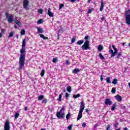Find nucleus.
Wrapping results in <instances>:
<instances>
[{
	"label": "nucleus",
	"instance_id": "nucleus-7",
	"mask_svg": "<svg viewBox=\"0 0 130 130\" xmlns=\"http://www.w3.org/2000/svg\"><path fill=\"white\" fill-rule=\"evenodd\" d=\"M10 122L8 120H7L5 122L4 126V130H10Z\"/></svg>",
	"mask_w": 130,
	"mask_h": 130
},
{
	"label": "nucleus",
	"instance_id": "nucleus-18",
	"mask_svg": "<svg viewBox=\"0 0 130 130\" xmlns=\"http://www.w3.org/2000/svg\"><path fill=\"white\" fill-rule=\"evenodd\" d=\"M116 103H115L114 104H113V106L111 108V110L112 111H114L115 110V108L116 107Z\"/></svg>",
	"mask_w": 130,
	"mask_h": 130
},
{
	"label": "nucleus",
	"instance_id": "nucleus-45",
	"mask_svg": "<svg viewBox=\"0 0 130 130\" xmlns=\"http://www.w3.org/2000/svg\"><path fill=\"white\" fill-rule=\"evenodd\" d=\"M82 127H86V123L85 122H83L82 123Z\"/></svg>",
	"mask_w": 130,
	"mask_h": 130
},
{
	"label": "nucleus",
	"instance_id": "nucleus-60",
	"mask_svg": "<svg viewBox=\"0 0 130 130\" xmlns=\"http://www.w3.org/2000/svg\"><path fill=\"white\" fill-rule=\"evenodd\" d=\"M57 24H60V21H57Z\"/></svg>",
	"mask_w": 130,
	"mask_h": 130
},
{
	"label": "nucleus",
	"instance_id": "nucleus-26",
	"mask_svg": "<svg viewBox=\"0 0 130 130\" xmlns=\"http://www.w3.org/2000/svg\"><path fill=\"white\" fill-rule=\"evenodd\" d=\"M121 55H122V52H119L117 53V58H118V59H119V58H120V56H121Z\"/></svg>",
	"mask_w": 130,
	"mask_h": 130
},
{
	"label": "nucleus",
	"instance_id": "nucleus-52",
	"mask_svg": "<svg viewBox=\"0 0 130 130\" xmlns=\"http://www.w3.org/2000/svg\"><path fill=\"white\" fill-rule=\"evenodd\" d=\"M5 29H1V32H2V33H4L5 32Z\"/></svg>",
	"mask_w": 130,
	"mask_h": 130
},
{
	"label": "nucleus",
	"instance_id": "nucleus-62",
	"mask_svg": "<svg viewBox=\"0 0 130 130\" xmlns=\"http://www.w3.org/2000/svg\"><path fill=\"white\" fill-rule=\"evenodd\" d=\"M109 49H110V50L111 49V46H109Z\"/></svg>",
	"mask_w": 130,
	"mask_h": 130
},
{
	"label": "nucleus",
	"instance_id": "nucleus-22",
	"mask_svg": "<svg viewBox=\"0 0 130 130\" xmlns=\"http://www.w3.org/2000/svg\"><path fill=\"white\" fill-rule=\"evenodd\" d=\"M44 74H45V70L44 69H43L41 72V77H44Z\"/></svg>",
	"mask_w": 130,
	"mask_h": 130
},
{
	"label": "nucleus",
	"instance_id": "nucleus-24",
	"mask_svg": "<svg viewBox=\"0 0 130 130\" xmlns=\"http://www.w3.org/2000/svg\"><path fill=\"white\" fill-rule=\"evenodd\" d=\"M112 84H114V85H117V79L116 78H115L113 80Z\"/></svg>",
	"mask_w": 130,
	"mask_h": 130
},
{
	"label": "nucleus",
	"instance_id": "nucleus-1",
	"mask_svg": "<svg viewBox=\"0 0 130 130\" xmlns=\"http://www.w3.org/2000/svg\"><path fill=\"white\" fill-rule=\"evenodd\" d=\"M25 46H26V39H23L22 41V47L20 50L21 54L19 57V71L22 70L24 68V66H25V60L26 59V55L24 53L25 51Z\"/></svg>",
	"mask_w": 130,
	"mask_h": 130
},
{
	"label": "nucleus",
	"instance_id": "nucleus-36",
	"mask_svg": "<svg viewBox=\"0 0 130 130\" xmlns=\"http://www.w3.org/2000/svg\"><path fill=\"white\" fill-rule=\"evenodd\" d=\"M25 29H22L20 32L21 35H25Z\"/></svg>",
	"mask_w": 130,
	"mask_h": 130
},
{
	"label": "nucleus",
	"instance_id": "nucleus-63",
	"mask_svg": "<svg viewBox=\"0 0 130 130\" xmlns=\"http://www.w3.org/2000/svg\"><path fill=\"white\" fill-rule=\"evenodd\" d=\"M124 130H127V127H124Z\"/></svg>",
	"mask_w": 130,
	"mask_h": 130
},
{
	"label": "nucleus",
	"instance_id": "nucleus-49",
	"mask_svg": "<svg viewBox=\"0 0 130 130\" xmlns=\"http://www.w3.org/2000/svg\"><path fill=\"white\" fill-rule=\"evenodd\" d=\"M77 1H79L80 0H71V2H72V3H75V2H77Z\"/></svg>",
	"mask_w": 130,
	"mask_h": 130
},
{
	"label": "nucleus",
	"instance_id": "nucleus-48",
	"mask_svg": "<svg viewBox=\"0 0 130 130\" xmlns=\"http://www.w3.org/2000/svg\"><path fill=\"white\" fill-rule=\"evenodd\" d=\"M118 125V122H116L115 124V127H117V126Z\"/></svg>",
	"mask_w": 130,
	"mask_h": 130
},
{
	"label": "nucleus",
	"instance_id": "nucleus-3",
	"mask_svg": "<svg viewBox=\"0 0 130 130\" xmlns=\"http://www.w3.org/2000/svg\"><path fill=\"white\" fill-rule=\"evenodd\" d=\"M84 109H85V105L84 104V101H82L80 103V110L77 118V121L80 120L83 117V111H84Z\"/></svg>",
	"mask_w": 130,
	"mask_h": 130
},
{
	"label": "nucleus",
	"instance_id": "nucleus-51",
	"mask_svg": "<svg viewBox=\"0 0 130 130\" xmlns=\"http://www.w3.org/2000/svg\"><path fill=\"white\" fill-rule=\"evenodd\" d=\"M24 110H25V111H27V110H28V107H25Z\"/></svg>",
	"mask_w": 130,
	"mask_h": 130
},
{
	"label": "nucleus",
	"instance_id": "nucleus-42",
	"mask_svg": "<svg viewBox=\"0 0 130 130\" xmlns=\"http://www.w3.org/2000/svg\"><path fill=\"white\" fill-rule=\"evenodd\" d=\"M72 127H73V125H70L69 126H68V128L69 130H71L72 129Z\"/></svg>",
	"mask_w": 130,
	"mask_h": 130
},
{
	"label": "nucleus",
	"instance_id": "nucleus-43",
	"mask_svg": "<svg viewBox=\"0 0 130 130\" xmlns=\"http://www.w3.org/2000/svg\"><path fill=\"white\" fill-rule=\"evenodd\" d=\"M89 36H86L85 37H84V39L85 40H88V39H89Z\"/></svg>",
	"mask_w": 130,
	"mask_h": 130
},
{
	"label": "nucleus",
	"instance_id": "nucleus-59",
	"mask_svg": "<svg viewBox=\"0 0 130 130\" xmlns=\"http://www.w3.org/2000/svg\"><path fill=\"white\" fill-rule=\"evenodd\" d=\"M14 28L15 29H18V27H17V25H14Z\"/></svg>",
	"mask_w": 130,
	"mask_h": 130
},
{
	"label": "nucleus",
	"instance_id": "nucleus-29",
	"mask_svg": "<svg viewBox=\"0 0 130 130\" xmlns=\"http://www.w3.org/2000/svg\"><path fill=\"white\" fill-rule=\"evenodd\" d=\"M14 36V31H12L9 34L8 36L9 38H11V37H13Z\"/></svg>",
	"mask_w": 130,
	"mask_h": 130
},
{
	"label": "nucleus",
	"instance_id": "nucleus-34",
	"mask_svg": "<svg viewBox=\"0 0 130 130\" xmlns=\"http://www.w3.org/2000/svg\"><path fill=\"white\" fill-rule=\"evenodd\" d=\"M19 115H20V114L16 113L15 114L14 117L15 119H17V118H18L19 117Z\"/></svg>",
	"mask_w": 130,
	"mask_h": 130
},
{
	"label": "nucleus",
	"instance_id": "nucleus-64",
	"mask_svg": "<svg viewBox=\"0 0 130 130\" xmlns=\"http://www.w3.org/2000/svg\"><path fill=\"white\" fill-rule=\"evenodd\" d=\"M129 87L130 88V83H128Z\"/></svg>",
	"mask_w": 130,
	"mask_h": 130
},
{
	"label": "nucleus",
	"instance_id": "nucleus-47",
	"mask_svg": "<svg viewBox=\"0 0 130 130\" xmlns=\"http://www.w3.org/2000/svg\"><path fill=\"white\" fill-rule=\"evenodd\" d=\"M66 64H70V60H66Z\"/></svg>",
	"mask_w": 130,
	"mask_h": 130
},
{
	"label": "nucleus",
	"instance_id": "nucleus-13",
	"mask_svg": "<svg viewBox=\"0 0 130 130\" xmlns=\"http://www.w3.org/2000/svg\"><path fill=\"white\" fill-rule=\"evenodd\" d=\"M48 15L49 17H53V13L50 11V8H49L48 10Z\"/></svg>",
	"mask_w": 130,
	"mask_h": 130
},
{
	"label": "nucleus",
	"instance_id": "nucleus-38",
	"mask_svg": "<svg viewBox=\"0 0 130 130\" xmlns=\"http://www.w3.org/2000/svg\"><path fill=\"white\" fill-rule=\"evenodd\" d=\"M76 41V37H74L71 41V43H74Z\"/></svg>",
	"mask_w": 130,
	"mask_h": 130
},
{
	"label": "nucleus",
	"instance_id": "nucleus-14",
	"mask_svg": "<svg viewBox=\"0 0 130 130\" xmlns=\"http://www.w3.org/2000/svg\"><path fill=\"white\" fill-rule=\"evenodd\" d=\"M40 36L41 38H43L44 40H48V37H46L45 36H44V35L43 34H40Z\"/></svg>",
	"mask_w": 130,
	"mask_h": 130
},
{
	"label": "nucleus",
	"instance_id": "nucleus-58",
	"mask_svg": "<svg viewBox=\"0 0 130 130\" xmlns=\"http://www.w3.org/2000/svg\"><path fill=\"white\" fill-rule=\"evenodd\" d=\"M2 37H3V34L0 33V38H2Z\"/></svg>",
	"mask_w": 130,
	"mask_h": 130
},
{
	"label": "nucleus",
	"instance_id": "nucleus-41",
	"mask_svg": "<svg viewBox=\"0 0 130 130\" xmlns=\"http://www.w3.org/2000/svg\"><path fill=\"white\" fill-rule=\"evenodd\" d=\"M42 103H44L45 104H46L47 103V100L46 99H44Z\"/></svg>",
	"mask_w": 130,
	"mask_h": 130
},
{
	"label": "nucleus",
	"instance_id": "nucleus-46",
	"mask_svg": "<svg viewBox=\"0 0 130 130\" xmlns=\"http://www.w3.org/2000/svg\"><path fill=\"white\" fill-rule=\"evenodd\" d=\"M114 50V52L116 53H117V52H118V50H117V48L115 49Z\"/></svg>",
	"mask_w": 130,
	"mask_h": 130
},
{
	"label": "nucleus",
	"instance_id": "nucleus-33",
	"mask_svg": "<svg viewBox=\"0 0 130 130\" xmlns=\"http://www.w3.org/2000/svg\"><path fill=\"white\" fill-rule=\"evenodd\" d=\"M42 22H43V20L42 19H39L38 22L37 23L38 24V25H40V24H42Z\"/></svg>",
	"mask_w": 130,
	"mask_h": 130
},
{
	"label": "nucleus",
	"instance_id": "nucleus-27",
	"mask_svg": "<svg viewBox=\"0 0 130 130\" xmlns=\"http://www.w3.org/2000/svg\"><path fill=\"white\" fill-rule=\"evenodd\" d=\"M107 83L110 84L111 83V81H110V77H107L106 79Z\"/></svg>",
	"mask_w": 130,
	"mask_h": 130
},
{
	"label": "nucleus",
	"instance_id": "nucleus-9",
	"mask_svg": "<svg viewBox=\"0 0 130 130\" xmlns=\"http://www.w3.org/2000/svg\"><path fill=\"white\" fill-rule=\"evenodd\" d=\"M29 6V0H24L23 3V6L24 9H27Z\"/></svg>",
	"mask_w": 130,
	"mask_h": 130
},
{
	"label": "nucleus",
	"instance_id": "nucleus-50",
	"mask_svg": "<svg viewBox=\"0 0 130 130\" xmlns=\"http://www.w3.org/2000/svg\"><path fill=\"white\" fill-rule=\"evenodd\" d=\"M112 48H113V49L114 50L115 49H116V48H115V46L112 45Z\"/></svg>",
	"mask_w": 130,
	"mask_h": 130
},
{
	"label": "nucleus",
	"instance_id": "nucleus-61",
	"mask_svg": "<svg viewBox=\"0 0 130 130\" xmlns=\"http://www.w3.org/2000/svg\"><path fill=\"white\" fill-rule=\"evenodd\" d=\"M122 45L124 46V45H125V44L124 43V42L122 43Z\"/></svg>",
	"mask_w": 130,
	"mask_h": 130
},
{
	"label": "nucleus",
	"instance_id": "nucleus-35",
	"mask_svg": "<svg viewBox=\"0 0 130 130\" xmlns=\"http://www.w3.org/2000/svg\"><path fill=\"white\" fill-rule=\"evenodd\" d=\"M65 97H66L67 100H68L69 97H70V94H69V93H68V92H66V94H65Z\"/></svg>",
	"mask_w": 130,
	"mask_h": 130
},
{
	"label": "nucleus",
	"instance_id": "nucleus-16",
	"mask_svg": "<svg viewBox=\"0 0 130 130\" xmlns=\"http://www.w3.org/2000/svg\"><path fill=\"white\" fill-rule=\"evenodd\" d=\"M73 74H78V73H80V70L78 68H76L73 71Z\"/></svg>",
	"mask_w": 130,
	"mask_h": 130
},
{
	"label": "nucleus",
	"instance_id": "nucleus-20",
	"mask_svg": "<svg viewBox=\"0 0 130 130\" xmlns=\"http://www.w3.org/2000/svg\"><path fill=\"white\" fill-rule=\"evenodd\" d=\"M81 95L80 94L78 93L77 94H73V98L74 99H77V98H79V97H80Z\"/></svg>",
	"mask_w": 130,
	"mask_h": 130
},
{
	"label": "nucleus",
	"instance_id": "nucleus-37",
	"mask_svg": "<svg viewBox=\"0 0 130 130\" xmlns=\"http://www.w3.org/2000/svg\"><path fill=\"white\" fill-rule=\"evenodd\" d=\"M116 54H117V53H115V52H112L111 55V57H113L114 56H115Z\"/></svg>",
	"mask_w": 130,
	"mask_h": 130
},
{
	"label": "nucleus",
	"instance_id": "nucleus-8",
	"mask_svg": "<svg viewBox=\"0 0 130 130\" xmlns=\"http://www.w3.org/2000/svg\"><path fill=\"white\" fill-rule=\"evenodd\" d=\"M105 105H109L110 106V105H112V101H111L110 99H106L105 101Z\"/></svg>",
	"mask_w": 130,
	"mask_h": 130
},
{
	"label": "nucleus",
	"instance_id": "nucleus-6",
	"mask_svg": "<svg viewBox=\"0 0 130 130\" xmlns=\"http://www.w3.org/2000/svg\"><path fill=\"white\" fill-rule=\"evenodd\" d=\"M63 109H64V108H62L59 112L56 113V116L58 118H64V113H61Z\"/></svg>",
	"mask_w": 130,
	"mask_h": 130
},
{
	"label": "nucleus",
	"instance_id": "nucleus-56",
	"mask_svg": "<svg viewBox=\"0 0 130 130\" xmlns=\"http://www.w3.org/2000/svg\"><path fill=\"white\" fill-rule=\"evenodd\" d=\"M85 112H87V113H88V112H89V109H86L85 110Z\"/></svg>",
	"mask_w": 130,
	"mask_h": 130
},
{
	"label": "nucleus",
	"instance_id": "nucleus-4",
	"mask_svg": "<svg viewBox=\"0 0 130 130\" xmlns=\"http://www.w3.org/2000/svg\"><path fill=\"white\" fill-rule=\"evenodd\" d=\"M124 16L126 24L127 25H130V10L126 11Z\"/></svg>",
	"mask_w": 130,
	"mask_h": 130
},
{
	"label": "nucleus",
	"instance_id": "nucleus-31",
	"mask_svg": "<svg viewBox=\"0 0 130 130\" xmlns=\"http://www.w3.org/2000/svg\"><path fill=\"white\" fill-rule=\"evenodd\" d=\"M116 92V89L114 87H113L111 90V92L113 94H114Z\"/></svg>",
	"mask_w": 130,
	"mask_h": 130
},
{
	"label": "nucleus",
	"instance_id": "nucleus-5",
	"mask_svg": "<svg viewBox=\"0 0 130 130\" xmlns=\"http://www.w3.org/2000/svg\"><path fill=\"white\" fill-rule=\"evenodd\" d=\"M82 48L83 50H90L91 47H90V41L86 40L85 41L84 44L82 46Z\"/></svg>",
	"mask_w": 130,
	"mask_h": 130
},
{
	"label": "nucleus",
	"instance_id": "nucleus-21",
	"mask_svg": "<svg viewBox=\"0 0 130 130\" xmlns=\"http://www.w3.org/2000/svg\"><path fill=\"white\" fill-rule=\"evenodd\" d=\"M43 98H44V95H39L38 98V100L39 101H41V100H42V99H43Z\"/></svg>",
	"mask_w": 130,
	"mask_h": 130
},
{
	"label": "nucleus",
	"instance_id": "nucleus-54",
	"mask_svg": "<svg viewBox=\"0 0 130 130\" xmlns=\"http://www.w3.org/2000/svg\"><path fill=\"white\" fill-rule=\"evenodd\" d=\"M101 20H102V21H104V20H105V17H102Z\"/></svg>",
	"mask_w": 130,
	"mask_h": 130
},
{
	"label": "nucleus",
	"instance_id": "nucleus-25",
	"mask_svg": "<svg viewBox=\"0 0 130 130\" xmlns=\"http://www.w3.org/2000/svg\"><path fill=\"white\" fill-rule=\"evenodd\" d=\"M100 59H101L102 60H103V59H104V56H103V55H102V53H100L99 55Z\"/></svg>",
	"mask_w": 130,
	"mask_h": 130
},
{
	"label": "nucleus",
	"instance_id": "nucleus-28",
	"mask_svg": "<svg viewBox=\"0 0 130 130\" xmlns=\"http://www.w3.org/2000/svg\"><path fill=\"white\" fill-rule=\"evenodd\" d=\"M71 117V113H68L66 115L67 120H69V118Z\"/></svg>",
	"mask_w": 130,
	"mask_h": 130
},
{
	"label": "nucleus",
	"instance_id": "nucleus-10",
	"mask_svg": "<svg viewBox=\"0 0 130 130\" xmlns=\"http://www.w3.org/2000/svg\"><path fill=\"white\" fill-rule=\"evenodd\" d=\"M115 99L118 101V102H121L122 101V99L121 98V96L118 94L115 96Z\"/></svg>",
	"mask_w": 130,
	"mask_h": 130
},
{
	"label": "nucleus",
	"instance_id": "nucleus-40",
	"mask_svg": "<svg viewBox=\"0 0 130 130\" xmlns=\"http://www.w3.org/2000/svg\"><path fill=\"white\" fill-rule=\"evenodd\" d=\"M38 12L39 14H42V13H43V10H42V9H40L38 10Z\"/></svg>",
	"mask_w": 130,
	"mask_h": 130
},
{
	"label": "nucleus",
	"instance_id": "nucleus-57",
	"mask_svg": "<svg viewBox=\"0 0 130 130\" xmlns=\"http://www.w3.org/2000/svg\"><path fill=\"white\" fill-rule=\"evenodd\" d=\"M57 40H59V34H57Z\"/></svg>",
	"mask_w": 130,
	"mask_h": 130
},
{
	"label": "nucleus",
	"instance_id": "nucleus-2",
	"mask_svg": "<svg viewBox=\"0 0 130 130\" xmlns=\"http://www.w3.org/2000/svg\"><path fill=\"white\" fill-rule=\"evenodd\" d=\"M6 19H7L8 22L11 23H12L13 21L15 23V24H17L19 27L21 26V22L19 21L18 20V17H16L15 19H13L14 15L12 14H9L8 13H6Z\"/></svg>",
	"mask_w": 130,
	"mask_h": 130
},
{
	"label": "nucleus",
	"instance_id": "nucleus-32",
	"mask_svg": "<svg viewBox=\"0 0 130 130\" xmlns=\"http://www.w3.org/2000/svg\"><path fill=\"white\" fill-rule=\"evenodd\" d=\"M57 61V57L54 58L52 60V62L54 63H56V62Z\"/></svg>",
	"mask_w": 130,
	"mask_h": 130
},
{
	"label": "nucleus",
	"instance_id": "nucleus-15",
	"mask_svg": "<svg viewBox=\"0 0 130 130\" xmlns=\"http://www.w3.org/2000/svg\"><path fill=\"white\" fill-rule=\"evenodd\" d=\"M103 49V46H102V45H100L98 46V51H102Z\"/></svg>",
	"mask_w": 130,
	"mask_h": 130
},
{
	"label": "nucleus",
	"instance_id": "nucleus-30",
	"mask_svg": "<svg viewBox=\"0 0 130 130\" xmlns=\"http://www.w3.org/2000/svg\"><path fill=\"white\" fill-rule=\"evenodd\" d=\"M63 7H64V5L63 4H60L59 7V10L60 11V10H61V9H62Z\"/></svg>",
	"mask_w": 130,
	"mask_h": 130
},
{
	"label": "nucleus",
	"instance_id": "nucleus-55",
	"mask_svg": "<svg viewBox=\"0 0 130 130\" xmlns=\"http://www.w3.org/2000/svg\"><path fill=\"white\" fill-rule=\"evenodd\" d=\"M101 81H103V76H102V75L101 76Z\"/></svg>",
	"mask_w": 130,
	"mask_h": 130
},
{
	"label": "nucleus",
	"instance_id": "nucleus-23",
	"mask_svg": "<svg viewBox=\"0 0 130 130\" xmlns=\"http://www.w3.org/2000/svg\"><path fill=\"white\" fill-rule=\"evenodd\" d=\"M67 90L68 92H69V93H71V92H72V87H71L70 86H68L67 88Z\"/></svg>",
	"mask_w": 130,
	"mask_h": 130
},
{
	"label": "nucleus",
	"instance_id": "nucleus-39",
	"mask_svg": "<svg viewBox=\"0 0 130 130\" xmlns=\"http://www.w3.org/2000/svg\"><path fill=\"white\" fill-rule=\"evenodd\" d=\"M63 28H61L60 29H59L58 32H60V33H63Z\"/></svg>",
	"mask_w": 130,
	"mask_h": 130
},
{
	"label": "nucleus",
	"instance_id": "nucleus-44",
	"mask_svg": "<svg viewBox=\"0 0 130 130\" xmlns=\"http://www.w3.org/2000/svg\"><path fill=\"white\" fill-rule=\"evenodd\" d=\"M93 11V9H89L88 13V14H91V12Z\"/></svg>",
	"mask_w": 130,
	"mask_h": 130
},
{
	"label": "nucleus",
	"instance_id": "nucleus-12",
	"mask_svg": "<svg viewBox=\"0 0 130 130\" xmlns=\"http://www.w3.org/2000/svg\"><path fill=\"white\" fill-rule=\"evenodd\" d=\"M37 29L38 30V33H44V30L42 28L37 27Z\"/></svg>",
	"mask_w": 130,
	"mask_h": 130
},
{
	"label": "nucleus",
	"instance_id": "nucleus-53",
	"mask_svg": "<svg viewBox=\"0 0 130 130\" xmlns=\"http://www.w3.org/2000/svg\"><path fill=\"white\" fill-rule=\"evenodd\" d=\"M114 51H113V50L112 49H110V50H109V52H111V53H113Z\"/></svg>",
	"mask_w": 130,
	"mask_h": 130
},
{
	"label": "nucleus",
	"instance_id": "nucleus-19",
	"mask_svg": "<svg viewBox=\"0 0 130 130\" xmlns=\"http://www.w3.org/2000/svg\"><path fill=\"white\" fill-rule=\"evenodd\" d=\"M63 94V93H61L59 95V98L57 99V100L58 101H59V102H61V98L62 97V95Z\"/></svg>",
	"mask_w": 130,
	"mask_h": 130
},
{
	"label": "nucleus",
	"instance_id": "nucleus-17",
	"mask_svg": "<svg viewBox=\"0 0 130 130\" xmlns=\"http://www.w3.org/2000/svg\"><path fill=\"white\" fill-rule=\"evenodd\" d=\"M84 43V41L83 40H79L77 42L76 44L77 45H81Z\"/></svg>",
	"mask_w": 130,
	"mask_h": 130
},
{
	"label": "nucleus",
	"instance_id": "nucleus-11",
	"mask_svg": "<svg viewBox=\"0 0 130 130\" xmlns=\"http://www.w3.org/2000/svg\"><path fill=\"white\" fill-rule=\"evenodd\" d=\"M104 8V3H103V0L101 1V5L100 9V12H102L103 11V9Z\"/></svg>",
	"mask_w": 130,
	"mask_h": 130
}]
</instances>
